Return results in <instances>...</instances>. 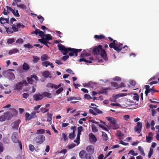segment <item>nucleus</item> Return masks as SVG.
<instances>
[{"label":"nucleus","instance_id":"obj_1","mask_svg":"<svg viewBox=\"0 0 159 159\" xmlns=\"http://www.w3.org/2000/svg\"><path fill=\"white\" fill-rule=\"evenodd\" d=\"M101 45L98 47H94L93 50V53L94 55H100L106 61L107 60V54L105 50L102 49Z\"/></svg>","mask_w":159,"mask_h":159},{"label":"nucleus","instance_id":"obj_2","mask_svg":"<svg viewBox=\"0 0 159 159\" xmlns=\"http://www.w3.org/2000/svg\"><path fill=\"white\" fill-rule=\"evenodd\" d=\"M117 42L116 40H115L113 42L109 44V47L110 48H113L117 52H119L123 48L125 47L128 48L127 45H125L123 47V44L121 43H116Z\"/></svg>","mask_w":159,"mask_h":159},{"label":"nucleus","instance_id":"obj_3","mask_svg":"<svg viewBox=\"0 0 159 159\" xmlns=\"http://www.w3.org/2000/svg\"><path fill=\"white\" fill-rule=\"evenodd\" d=\"M107 119L110 122V126L111 128L116 129L119 128V126L115 119L112 117H107Z\"/></svg>","mask_w":159,"mask_h":159},{"label":"nucleus","instance_id":"obj_4","mask_svg":"<svg viewBox=\"0 0 159 159\" xmlns=\"http://www.w3.org/2000/svg\"><path fill=\"white\" fill-rule=\"evenodd\" d=\"M57 46L58 49L61 51V53L64 55H66L69 51H71L70 48H66L65 46L61 43L58 44Z\"/></svg>","mask_w":159,"mask_h":159},{"label":"nucleus","instance_id":"obj_5","mask_svg":"<svg viewBox=\"0 0 159 159\" xmlns=\"http://www.w3.org/2000/svg\"><path fill=\"white\" fill-rule=\"evenodd\" d=\"M87 56V55L86 54L84 53H82L80 55L81 58L79 59V61L80 62L84 61L86 63H92V61L94 60L93 57H90L89 58V60H86L84 58Z\"/></svg>","mask_w":159,"mask_h":159},{"label":"nucleus","instance_id":"obj_6","mask_svg":"<svg viewBox=\"0 0 159 159\" xmlns=\"http://www.w3.org/2000/svg\"><path fill=\"white\" fill-rule=\"evenodd\" d=\"M89 107L92 108L93 109H90L89 112L90 113L93 115L96 116L98 114H102L103 113L102 111L100 110L99 109L96 107H91L89 106Z\"/></svg>","mask_w":159,"mask_h":159},{"label":"nucleus","instance_id":"obj_7","mask_svg":"<svg viewBox=\"0 0 159 159\" xmlns=\"http://www.w3.org/2000/svg\"><path fill=\"white\" fill-rule=\"evenodd\" d=\"M45 139V137L44 135H39L34 139V141L37 143L40 144L42 143Z\"/></svg>","mask_w":159,"mask_h":159},{"label":"nucleus","instance_id":"obj_8","mask_svg":"<svg viewBox=\"0 0 159 159\" xmlns=\"http://www.w3.org/2000/svg\"><path fill=\"white\" fill-rule=\"evenodd\" d=\"M70 50L69 51V52H70L69 53V56L72 57L74 55L76 57L78 55V52L81 51L82 49H77L71 48Z\"/></svg>","mask_w":159,"mask_h":159},{"label":"nucleus","instance_id":"obj_9","mask_svg":"<svg viewBox=\"0 0 159 159\" xmlns=\"http://www.w3.org/2000/svg\"><path fill=\"white\" fill-rule=\"evenodd\" d=\"M10 115L9 112H5L3 115L0 116V121L3 122L5 120H10Z\"/></svg>","mask_w":159,"mask_h":159},{"label":"nucleus","instance_id":"obj_10","mask_svg":"<svg viewBox=\"0 0 159 159\" xmlns=\"http://www.w3.org/2000/svg\"><path fill=\"white\" fill-rule=\"evenodd\" d=\"M6 31L8 34H11L14 32H16L18 31V29L17 28L16 26H12V27L9 28L5 27Z\"/></svg>","mask_w":159,"mask_h":159},{"label":"nucleus","instance_id":"obj_11","mask_svg":"<svg viewBox=\"0 0 159 159\" xmlns=\"http://www.w3.org/2000/svg\"><path fill=\"white\" fill-rule=\"evenodd\" d=\"M142 126V123L140 122H138L136 126L134 127V131L138 133H140L141 132Z\"/></svg>","mask_w":159,"mask_h":159},{"label":"nucleus","instance_id":"obj_12","mask_svg":"<svg viewBox=\"0 0 159 159\" xmlns=\"http://www.w3.org/2000/svg\"><path fill=\"white\" fill-rule=\"evenodd\" d=\"M43 98V96L42 93H38L36 94H35L33 96V98L34 100L35 101H38L39 100H41Z\"/></svg>","mask_w":159,"mask_h":159},{"label":"nucleus","instance_id":"obj_13","mask_svg":"<svg viewBox=\"0 0 159 159\" xmlns=\"http://www.w3.org/2000/svg\"><path fill=\"white\" fill-rule=\"evenodd\" d=\"M18 134L17 132H14L11 136V139L15 143H19V141L18 138Z\"/></svg>","mask_w":159,"mask_h":159},{"label":"nucleus","instance_id":"obj_14","mask_svg":"<svg viewBox=\"0 0 159 159\" xmlns=\"http://www.w3.org/2000/svg\"><path fill=\"white\" fill-rule=\"evenodd\" d=\"M100 122L102 123L103 125H98L99 126L102 128L103 129L106 131H108L109 128L106 125V123L102 121H100Z\"/></svg>","mask_w":159,"mask_h":159},{"label":"nucleus","instance_id":"obj_15","mask_svg":"<svg viewBox=\"0 0 159 159\" xmlns=\"http://www.w3.org/2000/svg\"><path fill=\"white\" fill-rule=\"evenodd\" d=\"M41 65L43 66H45V67H47L48 66H50L52 68L54 67V66L53 65V64L48 61H45L42 62L41 63Z\"/></svg>","mask_w":159,"mask_h":159},{"label":"nucleus","instance_id":"obj_16","mask_svg":"<svg viewBox=\"0 0 159 159\" xmlns=\"http://www.w3.org/2000/svg\"><path fill=\"white\" fill-rule=\"evenodd\" d=\"M32 33L35 34L36 35L39 34V36L42 38L43 37L45 36V34L43 32L37 29H35L34 31Z\"/></svg>","mask_w":159,"mask_h":159},{"label":"nucleus","instance_id":"obj_17","mask_svg":"<svg viewBox=\"0 0 159 159\" xmlns=\"http://www.w3.org/2000/svg\"><path fill=\"white\" fill-rule=\"evenodd\" d=\"M86 150L90 154H93L94 151V147L92 145H89L86 148Z\"/></svg>","mask_w":159,"mask_h":159},{"label":"nucleus","instance_id":"obj_18","mask_svg":"<svg viewBox=\"0 0 159 159\" xmlns=\"http://www.w3.org/2000/svg\"><path fill=\"white\" fill-rule=\"evenodd\" d=\"M0 22L2 24L5 23L9 24V18H4L1 17L0 18Z\"/></svg>","mask_w":159,"mask_h":159},{"label":"nucleus","instance_id":"obj_19","mask_svg":"<svg viewBox=\"0 0 159 159\" xmlns=\"http://www.w3.org/2000/svg\"><path fill=\"white\" fill-rule=\"evenodd\" d=\"M42 75L45 78H51V74L50 73L48 70L44 71L43 72Z\"/></svg>","mask_w":159,"mask_h":159},{"label":"nucleus","instance_id":"obj_20","mask_svg":"<svg viewBox=\"0 0 159 159\" xmlns=\"http://www.w3.org/2000/svg\"><path fill=\"white\" fill-rule=\"evenodd\" d=\"M22 84L21 82H20L16 84L14 87V89L16 90H20L22 89Z\"/></svg>","mask_w":159,"mask_h":159},{"label":"nucleus","instance_id":"obj_21","mask_svg":"<svg viewBox=\"0 0 159 159\" xmlns=\"http://www.w3.org/2000/svg\"><path fill=\"white\" fill-rule=\"evenodd\" d=\"M149 107L151 108L152 109V116H154L155 115L156 112H155V110L154 109V108H156L157 106V105H153L152 104H150Z\"/></svg>","mask_w":159,"mask_h":159},{"label":"nucleus","instance_id":"obj_22","mask_svg":"<svg viewBox=\"0 0 159 159\" xmlns=\"http://www.w3.org/2000/svg\"><path fill=\"white\" fill-rule=\"evenodd\" d=\"M87 154V153L85 151L82 150L79 153V156L81 159H84L85 157V156Z\"/></svg>","mask_w":159,"mask_h":159},{"label":"nucleus","instance_id":"obj_23","mask_svg":"<svg viewBox=\"0 0 159 159\" xmlns=\"http://www.w3.org/2000/svg\"><path fill=\"white\" fill-rule=\"evenodd\" d=\"M38 41L41 43H43L44 45L47 46L48 48L49 47V46L48 45V43H50L48 41H45L44 38L39 39H38Z\"/></svg>","mask_w":159,"mask_h":159},{"label":"nucleus","instance_id":"obj_24","mask_svg":"<svg viewBox=\"0 0 159 159\" xmlns=\"http://www.w3.org/2000/svg\"><path fill=\"white\" fill-rule=\"evenodd\" d=\"M22 68L24 70L26 71L30 69V67L29 65L25 62L23 64Z\"/></svg>","mask_w":159,"mask_h":159},{"label":"nucleus","instance_id":"obj_25","mask_svg":"<svg viewBox=\"0 0 159 159\" xmlns=\"http://www.w3.org/2000/svg\"><path fill=\"white\" fill-rule=\"evenodd\" d=\"M89 137L90 139H91L93 142H96L97 141V139L95 136L92 133L89 134Z\"/></svg>","mask_w":159,"mask_h":159},{"label":"nucleus","instance_id":"obj_26","mask_svg":"<svg viewBox=\"0 0 159 159\" xmlns=\"http://www.w3.org/2000/svg\"><path fill=\"white\" fill-rule=\"evenodd\" d=\"M42 95L43 96V98L45 97L50 98L52 97V94L50 93L44 92L42 93Z\"/></svg>","mask_w":159,"mask_h":159},{"label":"nucleus","instance_id":"obj_27","mask_svg":"<svg viewBox=\"0 0 159 159\" xmlns=\"http://www.w3.org/2000/svg\"><path fill=\"white\" fill-rule=\"evenodd\" d=\"M19 50L17 48H14L10 50L8 52V54L9 55H11L13 54H15L19 52Z\"/></svg>","mask_w":159,"mask_h":159},{"label":"nucleus","instance_id":"obj_28","mask_svg":"<svg viewBox=\"0 0 159 159\" xmlns=\"http://www.w3.org/2000/svg\"><path fill=\"white\" fill-rule=\"evenodd\" d=\"M50 57L46 54H43L41 57V60L42 61H46L49 59Z\"/></svg>","mask_w":159,"mask_h":159},{"label":"nucleus","instance_id":"obj_29","mask_svg":"<svg viewBox=\"0 0 159 159\" xmlns=\"http://www.w3.org/2000/svg\"><path fill=\"white\" fill-rule=\"evenodd\" d=\"M102 137L103 140L105 141H107L108 139L107 134L104 132H102Z\"/></svg>","mask_w":159,"mask_h":159},{"label":"nucleus","instance_id":"obj_30","mask_svg":"<svg viewBox=\"0 0 159 159\" xmlns=\"http://www.w3.org/2000/svg\"><path fill=\"white\" fill-rule=\"evenodd\" d=\"M47 121L48 122H51L52 119V115L51 114H49L48 113L47 114Z\"/></svg>","mask_w":159,"mask_h":159},{"label":"nucleus","instance_id":"obj_31","mask_svg":"<svg viewBox=\"0 0 159 159\" xmlns=\"http://www.w3.org/2000/svg\"><path fill=\"white\" fill-rule=\"evenodd\" d=\"M81 98L80 97H69L67 98V100L68 101H70L73 100H80Z\"/></svg>","mask_w":159,"mask_h":159},{"label":"nucleus","instance_id":"obj_32","mask_svg":"<svg viewBox=\"0 0 159 159\" xmlns=\"http://www.w3.org/2000/svg\"><path fill=\"white\" fill-rule=\"evenodd\" d=\"M52 39V37L51 34H47L45 35V39H44L45 41H48L51 40Z\"/></svg>","mask_w":159,"mask_h":159},{"label":"nucleus","instance_id":"obj_33","mask_svg":"<svg viewBox=\"0 0 159 159\" xmlns=\"http://www.w3.org/2000/svg\"><path fill=\"white\" fill-rule=\"evenodd\" d=\"M67 139V137L66 134L64 133H62L61 136V140H63L64 142L66 141Z\"/></svg>","mask_w":159,"mask_h":159},{"label":"nucleus","instance_id":"obj_34","mask_svg":"<svg viewBox=\"0 0 159 159\" xmlns=\"http://www.w3.org/2000/svg\"><path fill=\"white\" fill-rule=\"evenodd\" d=\"M39 111H37L35 112L33 111L31 112L30 114L31 119L36 118L37 116L36 115V114L39 113Z\"/></svg>","mask_w":159,"mask_h":159},{"label":"nucleus","instance_id":"obj_35","mask_svg":"<svg viewBox=\"0 0 159 159\" xmlns=\"http://www.w3.org/2000/svg\"><path fill=\"white\" fill-rule=\"evenodd\" d=\"M94 37L95 38L98 39H102L105 38V36L102 35H94Z\"/></svg>","mask_w":159,"mask_h":159},{"label":"nucleus","instance_id":"obj_36","mask_svg":"<svg viewBox=\"0 0 159 159\" xmlns=\"http://www.w3.org/2000/svg\"><path fill=\"white\" fill-rule=\"evenodd\" d=\"M16 6L17 7L20 8L22 9H26L27 8V7L24 4H20L19 5L17 4Z\"/></svg>","mask_w":159,"mask_h":159},{"label":"nucleus","instance_id":"obj_37","mask_svg":"<svg viewBox=\"0 0 159 159\" xmlns=\"http://www.w3.org/2000/svg\"><path fill=\"white\" fill-rule=\"evenodd\" d=\"M85 157L86 159H94L93 156L90 153L86 154Z\"/></svg>","mask_w":159,"mask_h":159},{"label":"nucleus","instance_id":"obj_38","mask_svg":"<svg viewBox=\"0 0 159 159\" xmlns=\"http://www.w3.org/2000/svg\"><path fill=\"white\" fill-rule=\"evenodd\" d=\"M25 118L26 120H29L31 119V115L28 112H26L25 114Z\"/></svg>","mask_w":159,"mask_h":159},{"label":"nucleus","instance_id":"obj_39","mask_svg":"<svg viewBox=\"0 0 159 159\" xmlns=\"http://www.w3.org/2000/svg\"><path fill=\"white\" fill-rule=\"evenodd\" d=\"M16 21V20L14 18H12L11 19L10 21H9V24L11 26H16L15 25L13 24V22Z\"/></svg>","mask_w":159,"mask_h":159},{"label":"nucleus","instance_id":"obj_40","mask_svg":"<svg viewBox=\"0 0 159 159\" xmlns=\"http://www.w3.org/2000/svg\"><path fill=\"white\" fill-rule=\"evenodd\" d=\"M15 41V39L13 38H9L7 41V43L8 44H12Z\"/></svg>","mask_w":159,"mask_h":159},{"label":"nucleus","instance_id":"obj_41","mask_svg":"<svg viewBox=\"0 0 159 159\" xmlns=\"http://www.w3.org/2000/svg\"><path fill=\"white\" fill-rule=\"evenodd\" d=\"M33 62L34 63H36L38 62L39 60V58L36 56H33Z\"/></svg>","mask_w":159,"mask_h":159},{"label":"nucleus","instance_id":"obj_42","mask_svg":"<svg viewBox=\"0 0 159 159\" xmlns=\"http://www.w3.org/2000/svg\"><path fill=\"white\" fill-rule=\"evenodd\" d=\"M133 98L134 100H136L137 101H138L139 100V95L137 93H135L134 94V96H133Z\"/></svg>","mask_w":159,"mask_h":159},{"label":"nucleus","instance_id":"obj_43","mask_svg":"<svg viewBox=\"0 0 159 159\" xmlns=\"http://www.w3.org/2000/svg\"><path fill=\"white\" fill-rule=\"evenodd\" d=\"M109 89V88L102 89L100 91L99 93L100 94H103V93L107 94V90Z\"/></svg>","mask_w":159,"mask_h":159},{"label":"nucleus","instance_id":"obj_44","mask_svg":"<svg viewBox=\"0 0 159 159\" xmlns=\"http://www.w3.org/2000/svg\"><path fill=\"white\" fill-rule=\"evenodd\" d=\"M75 135V133L74 132H72L70 133L69 135V138L70 139H74Z\"/></svg>","mask_w":159,"mask_h":159},{"label":"nucleus","instance_id":"obj_45","mask_svg":"<svg viewBox=\"0 0 159 159\" xmlns=\"http://www.w3.org/2000/svg\"><path fill=\"white\" fill-rule=\"evenodd\" d=\"M12 12L15 16L17 17L20 16V15L18 13V10H16V11H15L14 10H13V11H12Z\"/></svg>","mask_w":159,"mask_h":159},{"label":"nucleus","instance_id":"obj_46","mask_svg":"<svg viewBox=\"0 0 159 159\" xmlns=\"http://www.w3.org/2000/svg\"><path fill=\"white\" fill-rule=\"evenodd\" d=\"M138 149L139 151L141 152V153L142 155L143 156H145V154L144 152L143 149L141 146H139L138 147Z\"/></svg>","mask_w":159,"mask_h":159},{"label":"nucleus","instance_id":"obj_47","mask_svg":"<svg viewBox=\"0 0 159 159\" xmlns=\"http://www.w3.org/2000/svg\"><path fill=\"white\" fill-rule=\"evenodd\" d=\"M153 149L152 148H150L148 155V157L149 158H150L151 157L153 153Z\"/></svg>","mask_w":159,"mask_h":159},{"label":"nucleus","instance_id":"obj_48","mask_svg":"<svg viewBox=\"0 0 159 159\" xmlns=\"http://www.w3.org/2000/svg\"><path fill=\"white\" fill-rule=\"evenodd\" d=\"M37 17L39 19L41 23H42L43 21L44 20V18L41 16H37Z\"/></svg>","mask_w":159,"mask_h":159},{"label":"nucleus","instance_id":"obj_49","mask_svg":"<svg viewBox=\"0 0 159 159\" xmlns=\"http://www.w3.org/2000/svg\"><path fill=\"white\" fill-rule=\"evenodd\" d=\"M92 131L93 132H96L98 131V129L94 124H92Z\"/></svg>","mask_w":159,"mask_h":159},{"label":"nucleus","instance_id":"obj_50","mask_svg":"<svg viewBox=\"0 0 159 159\" xmlns=\"http://www.w3.org/2000/svg\"><path fill=\"white\" fill-rule=\"evenodd\" d=\"M27 80L29 83L30 84H32L33 82L34 81L32 76L31 77H27Z\"/></svg>","mask_w":159,"mask_h":159},{"label":"nucleus","instance_id":"obj_51","mask_svg":"<svg viewBox=\"0 0 159 159\" xmlns=\"http://www.w3.org/2000/svg\"><path fill=\"white\" fill-rule=\"evenodd\" d=\"M63 90V88L62 87H61L58 89L56 92V93L58 95L62 92Z\"/></svg>","mask_w":159,"mask_h":159},{"label":"nucleus","instance_id":"obj_52","mask_svg":"<svg viewBox=\"0 0 159 159\" xmlns=\"http://www.w3.org/2000/svg\"><path fill=\"white\" fill-rule=\"evenodd\" d=\"M45 130L43 129H41L37 130V133L38 134H43L44 133Z\"/></svg>","mask_w":159,"mask_h":159},{"label":"nucleus","instance_id":"obj_53","mask_svg":"<svg viewBox=\"0 0 159 159\" xmlns=\"http://www.w3.org/2000/svg\"><path fill=\"white\" fill-rule=\"evenodd\" d=\"M14 129H17L18 127L19 124L17 122H14L12 124Z\"/></svg>","mask_w":159,"mask_h":159},{"label":"nucleus","instance_id":"obj_54","mask_svg":"<svg viewBox=\"0 0 159 159\" xmlns=\"http://www.w3.org/2000/svg\"><path fill=\"white\" fill-rule=\"evenodd\" d=\"M111 86L116 87V89L119 88V85L116 82H111Z\"/></svg>","mask_w":159,"mask_h":159},{"label":"nucleus","instance_id":"obj_55","mask_svg":"<svg viewBox=\"0 0 159 159\" xmlns=\"http://www.w3.org/2000/svg\"><path fill=\"white\" fill-rule=\"evenodd\" d=\"M130 154L131 155L133 156H137L138 155L137 153H135L134 151V150H130L129 151V153H128V154Z\"/></svg>","mask_w":159,"mask_h":159},{"label":"nucleus","instance_id":"obj_56","mask_svg":"<svg viewBox=\"0 0 159 159\" xmlns=\"http://www.w3.org/2000/svg\"><path fill=\"white\" fill-rule=\"evenodd\" d=\"M24 46L25 48L29 49L33 47V46L29 43L25 44L24 45Z\"/></svg>","mask_w":159,"mask_h":159},{"label":"nucleus","instance_id":"obj_57","mask_svg":"<svg viewBox=\"0 0 159 159\" xmlns=\"http://www.w3.org/2000/svg\"><path fill=\"white\" fill-rule=\"evenodd\" d=\"M51 85V87L52 88H54L55 89H58V87L57 85H55L51 83H49L48 84V85Z\"/></svg>","mask_w":159,"mask_h":159},{"label":"nucleus","instance_id":"obj_58","mask_svg":"<svg viewBox=\"0 0 159 159\" xmlns=\"http://www.w3.org/2000/svg\"><path fill=\"white\" fill-rule=\"evenodd\" d=\"M3 142L4 143L8 144L9 140L7 137H5L3 139Z\"/></svg>","mask_w":159,"mask_h":159},{"label":"nucleus","instance_id":"obj_59","mask_svg":"<svg viewBox=\"0 0 159 159\" xmlns=\"http://www.w3.org/2000/svg\"><path fill=\"white\" fill-rule=\"evenodd\" d=\"M24 41L22 39L20 38L17 40L16 43H17L21 44L23 43Z\"/></svg>","mask_w":159,"mask_h":159},{"label":"nucleus","instance_id":"obj_60","mask_svg":"<svg viewBox=\"0 0 159 159\" xmlns=\"http://www.w3.org/2000/svg\"><path fill=\"white\" fill-rule=\"evenodd\" d=\"M84 97L85 99H86L88 100H89L92 98L89 95L87 94H86L84 95Z\"/></svg>","mask_w":159,"mask_h":159},{"label":"nucleus","instance_id":"obj_61","mask_svg":"<svg viewBox=\"0 0 159 159\" xmlns=\"http://www.w3.org/2000/svg\"><path fill=\"white\" fill-rule=\"evenodd\" d=\"M125 94L124 93H120L116 95L115 96V97L116 98H118L119 97H123L125 96Z\"/></svg>","mask_w":159,"mask_h":159},{"label":"nucleus","instance_id":"obj_62","mask_svg":"<svg viewBox=\"0 0 159 159\" xmlns=\"http://www.w3.org/2000/svg\"><path fill=\"white\" fill-rule=\"evenodd\" d=\"M29 149L31 152H33L34 149V147L33 145L32 144H29Z\"/></svg>","mask_w":159,"mask_h":159},{"label":"nucleus","instance_id":"obj_63","mask_svg":"<svg viewBox=\"0 0 159 159\" xmlns=\"http://www.w3.org/2000/svg\"><path fill=\"white\" fill-rule=\"evenodd\" d=\"M146 141L148 143H150L152 139V138L148 137V136H146Z\"/></svg>","mask_w":159,"mask_h":159},{"label":"nucleus","instance_id":"obj_64","mask_svg":"<svg viewBox=\"0 0 159 159\" xmlns=\"http://www.w3.org/2000/svg\"><path fill=\"white\" fill-rule=\"evenodd\" d=\"M75 146H76L75 144L74 143H73L70 144L68 146V148H69L70 149H71L73 148H74V147H75Z\"/></svg>","mask_w":159,"mask_h":159}]
</instances>
